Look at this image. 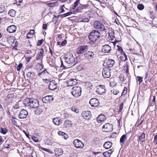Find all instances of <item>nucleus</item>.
I'll return each instance as SVG.
<instances>
[{"mask_svg": "<svg viewBox=\"0 0 157 157\" xmlns=\"http://www.w3.org/2000/svg\"><path fill=\"white\" fill-rule=\"evenodd\" d=\"M126 137H127L126 135H123L120 138V143L123 144L124 141L126 140Z\"/></svg>", "mask_w": 157, "mask_h": 157, "instance_id": "nucleus-32", "label": "nucleus"}, {"mask_svg": "<svg viewBox=\"0 0 157 157\" xmlns=\"http://www.w3.org/2000/svg\"><path fill=\"white\" fill-rule=\"evenodd\" d=\"M58 134L59 135L63 136L65 133L61 131H59L58 132Z\"/></svg>", "mask_w": 157, "mask_h": 157, "instance_id": "nucleus-63", "label": "nucleus"}, {"mask_svg": "<svg viewBox=\"0 0 157 157\" xmlns=\"http://www.w3.org/2000/svg\"><path fill=\"white\" fill-rule=\"evenodd\" d=\"M7 41L9 44L12 45V44L13 43L15 40L13 37L10 36L7 37Z\"/></svg>", "mask_w": 157, "mask_h": 157, "instance_id": "nucleus-27", "label": "nucleus"}, {"mask_svg": "<svg viewBox=\"0 0 157 157\" xmlns=\"http://www.w3.org/2000/svg\"><path fill=\"white\" fill-rule=\"evenodd\" d=\"M17 29V27L14 25H12L8 26L6 31L10 33H15Z\"/></svg>", "mask_w": 157, "mask_h": 157, "instance_id": "nucleus-15", "label": "nucleus"}, {"mask_svg": "<svg viewBox=\"0 0 157 157\" xmlns=\"http://www.w3.org/2000/svg\"><path fill=\"white\" fill-rule=\"evenodd\" d=\"M79 1L80 0H76L74 3V5L75 6L77 7L78 5Z\"/></svg>", "mask_w": 157, "mask_h": 157, "instance_id": "nucleus-57", "label": "nucleus"}, {"mask_svg": "<svg viewBox=\"0 0 157 157\" xmlns=\"http://www.w3.org/2000/svg\"><path fill=\"white\" fill-rule=\"evenodd\" d=\"M48 5L49 7H52L58 6V4L56 2H53L49 3L48 4Z\"/></svg>", "mask_w": 157, "mask_h": 157, "instance_id": "nucleus-33", "label": "nucleus"}, {"mask_svg": "<svg viewBox=\"0 0 157 157\" xmlns=\"http://www.w3.org/2000/svg\"><path fill=\"white\" fill-rule=\"evenodd\" d=\"M82 116L83 117L86 119H89L91 117V114L89 111H85L82 112Z\"/></svg>", "mask_w": 157, "mask_h": 157, "instance_id": "nucleus-16", "label": "nucleus"}, {"mask_svg": "<svg viewBox=\"0 0 157 157\" xmlns=\"http://www.w3.org/2000/svg\"><path fill=\"white\" fill-rule=\"evenodd\" d=\"M137 81L139 82V84L142 82V78L141 77L138 76L137 77Z\"/></svg>", "mask_w": 157, "mask_h": 157, "instance_id": "nucleus-50", "label": "nucleus"}, {"mask_svg": "<svg viewBox=\"0 0 157 157\" xmlns=\"http://www.w3.org/2000/svg\"><path fill=\"white\" fill-rule=\"evenodd\" d=\"M35 53L36 54V59L37 61H40L41 63H38L37 65L40 66V68L42 69L43 68V65L42 63V59L44 55V51L42 48L37 49L35 50Z\"/></svg>", "mask_w": 157, "mask_h": 157, "instance_id": "nucleus-2", "label": "nucleus"}, {"mask_svg": "<svg viewBox=\"0 0 157 157\" xmlns=\"http://www.w3.org/2000/svg\"><path fill=\"white\" fill-rule=\"evenodd\" d=\"M35 31L33 30H31L27 35V37L28 38H30L32 37Z\"/></svg>", "mask_w": 157, "mask_h": 157, "instance_id": "nucleus-31", "label": "nucleus"}, {"mask_svg": "<svg viewBox=\"0 0 157 157\" xmlns=\"http://www.w3.org/2000/svg\"><path fill=\"white\" fill-rule=\"evenodd\" d=\"M82 89L79 86H75L72 89L71 94L73 96L76 98L79 97L81 94Z\"/></svg>", "mask_w": 157, "mask_h": 157, "instance_id": "nucleus-3", "label": "nucleus"}, {"mask_svg": "<svg viewBox=\"0 0 157 157\" xmlns=\"http://www.w3.org/2000/svg\"><path fill=\"white\" fill-rule=\"evenodd\" d=\"M12 121L13 124L16 126L17 124V122L16 121V119L15 117H13V119L12 120Z\"/></svg>", "mask_w": 157, "mask_h": 157, "instance_id": "nucleus-46", "label": "nucleus"}, {"mask_svg": "<svg viewBox=\"0 0 157 157\" xmlns=\"http://www.w3.org/2000/svg\"><path fill=\"white\" fill-rule=\"evenodd\" d=\"M6 8L5 6L2 5L0 6V13H2L6 12Z\"/></svg>", "mask_w": 157, "mask_h": 157, "instance_id": "nucleus-34", "label": "nucleus"}, {"mask_svg": "<svg viewBox=\"0 0 157 157\" xmlns=\"http://www.w3.org/2000/svg\"><path fill=\"white\" fill-rule=\"evenodd\" d=\"M16 13V11L13 9H11L10 10L8 13V14L11 17H15V16Z\"/></svg>", "mask_w": 157, "mask_h": 157, "instance_id": "nucleus-29", "label": "nucleus"}, {"mask_svg": "<svg viewBox=\"0 0 157 157\" xmlns=\"http://www.w3.org/2000/svg\"><path fill=\"white\" fill-rule=\"evenodd\" d=\"M127 88L126 87H124L123 89V91L122 93V94L125 95L127 93Z\"/></svg>", "mask_w": 157, "mask_h": 157, "instance_id": "nucleus-49", "label": "nucleus"}, {"mask_svg": "<svg viewBox=\"0 0 157 157\" xmlns=\"http://www.w3.org/2000/svg\"><path fill=\"white\" fill-rule=\"evenodd\" d=\"M6 139L4 136H0V144H2V143L4 141L5 139Z\"/></svg>", "mask_w": 157, "mask_h": 157, "instance_id": "nucleus-45", "label": "nucleus"}, {"mask_svg": "<svg viewBox=\"0 0 157 157\" xmlns=\"http://www.w3.org/2000/svg\"><path fill=\"white\" fill-rule=\"evenodd\" d=\"M84 55L87 59H92L94 58V53L92 51H89L85 53Z\"/></svg>", "mask_w": 157, "mask_h": 157, "instance_id": "nucleus-18", "label": "nucleus"}, {"mask_svg": "<svg viewBox=\"0 0 157 157\" xmlns=\"http://www.w3.org/2000/svg\"><path fill=\"white\" fill-rule=\"evenodd\" d=\"M106 120L105 116L102 114H101L97 118V120L98 123L104 121Z\"/></svg>", "mask_w": 157, "mask_h": 157, "instance_id": "nucleus-22", "label": "nucleus"}, {"mask_svg": "<svg viewBox=\"0 0 157 157\" xmlns=\"http://www.w3.org/2000/svg\"><path fill=\"white\" fill-rule=\"evenodd\" d=\"M55 152L56 155L59 156L63 154L62 149L61 148H57L55 149Z\"/></svg>", "mask_w": 157, "mask_h": 157, "instance_id": "nucleus-25", "label": "nucleus"}, {"mask_svg": "<svg viewBox=\"0 0 157 157\" xmlns=\"http://www.w3.org/2000/svg\"><path fill=\"white\" fill-rule=\"evenodd\" d=\"M110 68L107 67L104 68L102 71V75L104 78H108L110 77Z\"/></svg>", "mask_w": 157, "mask_h": 157, "instance_id": "nucleus-7", "label": "nucleus"}, {"mask_svg": "<svg viewBox=\"0 0 157 157\" xmlns=\"http://www.w3.org/2000/svg\"><path fill=\"white\" fill-rule=\"evenodd\" d=\"M57 83L54 81L52 80L50 82L48 85V88L51 90H53L56 89L57 88Z\"/></svg>", "mask_w": 157, "mask_h": 157, "instance_id": "nucleus-13", "label": "nucleus"}, {"mask_svg": "<svg viewBox=\"0 0 157 157\" xmlns=\"http://www.w3.org/2000/svg\"><path fill=\"white\" fill-rule=\"evenodd\" d=\"M3 147L5 148H9L10 147V144H4L3 145Z\"/></svg>", "mask_w": 157, "mask_h": 157, "instance_id": "nucleus-61", "label": "nucleus"}, {"mask_svg": "<svg viewBox=\"0 0 157 157\" xmlns=\"http://www.w3.org/2000/svg\"><path fill=\"white\" fill-rule=\"evenodd\" d=\"M62 121L59 117H57L53 119V122L55 125H59L62 123Z\"/></svg>", "mask_w": 157, "mask_h": 157, "instance_id": "nucleus-21", "label": "nucleus"}, {"mask_svg": "<svg viewBox=\"0 0 157 157\" xmlns=\"http://www.w3.org/2000/svg\"><path fill=\"white\" fill-rule=\"evenodd\" d=\"M106 91L105 86L101 85H100L98 87L96 90L97 93L100 95L104 94L105 93Z\"/></svg>", "mask_w": 157, "mask_h": 157, "instance_id": "nucleus-9", "label": "nucleus"}, {"mask_svg": "<svg viewBox=\"0 0 157 157\" xmlns=\"http://www.w3.org/2000/svg\"><path fill=\"white\" fill-rule=\"evenodd\" d=\"M32 57H26V61L27 62H29L30 60L31 59Z\"/></svg>", "mask_w": 157, "mask_h": 157, "instance_id": "nucleus-62", "label": "nucleus"}, {"mask_svg": "<svg viewBox=\"0 0 157 157\" xmlns=\"http://www.w3.org/2000/svg\"><path fill=\"white\" fill-rule=\"evenodd\" d=\"M67 40H64L62 42H61V45L62 46H64L67 44Z\"/></svg>", "mask_w": 157, "mask_h": 157, "instance_id": "nucleus-59", "label": "nucleus"}, {"mask_svg": "<svg viewBox=\"0 0 157 157\" xmlns=\"http://www.w3.org/2000/svg\"><path fill=\"white\" fill-rule=\"evenodd\" d=\"M3 108L2 105H0V115H2L3 113Z\"/></svg>", "mask_w": 157, "mask_h": 157, "instance_id": "nucleus-54", "label": "nucleus"}, {"mask_svg": "<svg viewBox=\"0 0 157 157\" xmlns=\"http://www.w3.org/2000/svg\"><path fill=\"white\" fill-rule=\"evenodd\" d=\"M117 47H118V51H120L121 54H122L123 53H124V52L123 51V49L121 47L119 46L118 45H117Z\"/></svg>", "mask_w": 157, "mask_h": 157, "instance_id": "nucleus-48", "label": "nucleus"}, {"mask_svg": "<svg viewBox=\"0 0 157 157\" xmlns=\"http://www.w3.org/2000/svg\"><path fill=\"white\" fill-rule=\"evenodd\" d=\"M89 39L93 42H94L97 40V37H96V36H95V34H94L92 32H91L89 34Z\"/></svg>", "mask_w": 157, "mask_h": 157, "instance_id": "nucleus-23", "label": "nucleus"}, {"mask_svg": "<svg viewBox=\"0 0 157 157\" xmlns=\"http://www.w3.org/2000/svg\"><path fill=\"white\" fill-rule=\"evenodd\" d=\"M32 139L35 142H38L39 141L38 138L35 136H32Z\"/></svg>", "mask_w": 157, "mask_h": 157, "instance_id": "nucleus-43", "label": "nucleus"}, {"mask_svg": "<svg viewBox=\"0 0 157 157\" xmlns=\"http://www.w3.org/2000/svg\"><path fill=\"white\" fill-rule=\"evenodd\" d=\"M28 112L25 109H23L20 112L18 116L20 119H24L26 118L28 115Z\"/></svg>", "mask_w": 157, "mask_h": 157, "instance_id": "nucleus-12", "label": "nucleus"}, {"mask_svg": "<svg viewBox=\"0 0 157 157\" xmlns=\"http://www.w3.org/2000/svg\"><path fill=\"white\" fill-rule=\"evenodd\" d=\"M137 7L138 9L140 10H142L144 8V6L141 4L138 5Z\"/></svg>", "mask_w": 157, "mask_h": 157, "instance_id": "nucleus-42", "label": "nucleus"}, {"mask_svg": "<svg viewBox=\"0 0 157 157\" xmlns=\"http://www.w3.org/2000/svg\"><path fill=\"white\" fill-rule=\"evenodd\" d=\"M119 91L117 90H114L113 91V93L114 95H117Z\"/></svg>", "mask_w": 157, "mask_h": 157, "instance_id": "nucleus-60", "label": "nucleus"}, {"mask_svg": "<svg viewBox=\"0 0 157 157\" xmlns=\"http://www.w3.org/2000/svg\"><path fill=\"white\" fill-rule=\"evenodd\" d=\"M115 63L114 60L112 59H109L106 62L107 65H108V67L110 68L113 66V64Z\"/></svg>", "mask_w": 157, "mask_h": 157, "instance_id": "nucleus-24", "label": "nucleus"}, {"mask_svg": "<svg viewBox=\"0 0 157 157\" xmlns=\"http://www.w3.org/2000/svg\"><path fill=\"white\" fill-rule=\"evenodd\" d=\"M123 102H122L121 104L120 105L119 107V112H121L122 111L123 108Z\"/></svg>", "mask_w": 157, "mask_h": 157, "instance_id": "nucleus-44", "label": "nucleus"}, {"mask_svg": "<svg viewBox=\"0 0 157 157\" xmlns=\"http://www.w3.org/2000/svg\"><path fill=\"white\" fill-rule=\"evenodd\" d=\"M42 111L41 109L38 108L35 111V113L36 115H39L42 113Z\"/></svg>", "mask_w": 157, "mask_h": 157, "instance_id": "nucleus-38", "label": "nucleus"}, {"mask_svg": "<svg viewBox=\"0 0 157 157\" xmlns=\"http://www.w3.org/2000/svg\"><path fill=\"white\" fill-rule=\"evenodd\" d=\"M77 81L75 79L71 78L67 81V84L68 86H71L75 85L77 83Z\"/></svg>", "mask_w": 157, "mask_h": 157, "instance_id": "nucleus-19", "label": "nucleus"}, {"mask_svg": "<svg viewBox=\"0 0 157 157\" xmlns=\"http://www.w3.org/2000/svg\"><path fill=\"white\" fill-rule=\"evenodd\" d=\"M112 145V143L110 141L105 142L103 146L106 149H108L111 147Z\"/></svg>", "mask_w": 157, "mask_h": 157, "instance_id": "nucleus-26", "label": "nucleus"}, {"mask_svg": "<svg viewBox=\"0 0 157 157\" xmlns=\"http://www.w3.org/2000/svg\"><path fill=\"white\" fill-rule=\"evenodd\" d=\"M124 71L127 74H129V70L128 69V66H124Z\"/></svg>", "mask_w": 157, "mask_h": 157, "instance_id": "nucleus-52", "label": "nucleus"}, {"mask_svg": "<svg viewBox=\"0 0 157 157\" xmlns=\"http://www.w3.org/2000/svg\"><path fill=\"white\" fill-rule=\"evenodd\" d=\"M64 57L66 62L69 64H72L75 61V58L73 55L70 53L66 54Z\"/></svg>", "mask_w": 157, "mask_h": 157, "instance_id": "nucleus-4", "label": "nucleus"}, {"mask_svg": "<svg viewBox=\"0 0 157 157\" xmlns=\"http://www.w3.org/2000/svg\"><path fill=\"white\" fill-rule=\"evenodd\" d=\"M22 66V64L21 63L19 64L17 68V71H19L20 70L21 67Z\"/></svg>", "mask_w": 157, "mask_h": 157, "instance_id": "nucleus-55", "label": "nucleus"}, {"mask_svg": "<svg viewBox=\"0 0 157 157\" xmlns=\"http://www.w3.org/2000/svg\"><path fill=\"white\" fill-rule=\"evenodd\" d=\"M53 100V96L52 95L46 96L43 97L42 98V100L44 102H48L52 101Z\"/></svg>", "mask_w": 157, "mask_h": 157, "instance_id": "nucleus-20", "label": "nucleus"}, {"mask_svg": "<svg viewBox=\"0 0 157 157\" xmlns=\"http://www.w3.org/2000/svg\"><path fill=\"white\" fill-rule=\"evenodd\" d=\"M23 103L25 106L30 109L36 108L39 105V101L34 98H27L24 100Z\"/></svg>", "mask_w": 157, "mask_h": 157, "instance_id": "nucleus-1", "label": "nucleus"}, {"mask_svg": "<svg viewBox=\"0 0 157 157\" xmlns=\"http://www.w3.org/2000/svg\"><path fill=\"white\" fill-rule=\"evenodd\" d=\"M88 49V47L87 45H81L79 46L77 48V53L78 54H80L86 52Z\"/></svg>", "mask_w": 157, "mask_h": 157, "instance_id": "nucleus-8", "label": "nucleus"}, {"mask_svg": "<svg viewBox=\"0 0 157 157\" xmlns=\"http://www.w3.org/2000/svg\"><path fill=\"white\" fill-rule=\"evenodd\" d=\"M47 27V25L46 24H43V29H46Z\"/></svg>", "mask_w": 157, "mask_h": 157, "instance_id": "nucleus-64", "label": "nucleus"}, {"mask_svg": "<svg viewBox=\"0 0 157 157\" xmlns=\"http://www.w3.org/2000/svg\"><path fill=\"white\" fill-rule=\"evenodd\" d=\"M145 134L144 132H142L141 135L139 136L138 139L142 143L144 142L145 140Z\"/></svg>", "mask_w": 157, "mask_h": 157, "instance_id": "nucleus-28", "label": "nucleus"}, {"mask_svg": "<svg viewBox=\"0 0 157 157\" xmlns=\"http://www.w3.org/2000/svg\"><path fill=\"white\" fill-rule=\"evenodd\" d=\"M103 155L105 157H109L110 156L107 151L104 152L103 153Z\"/></svg>", "mask_w": 157, "mask_h": 157, "instance_id": "nucleus-56", "label": "nucleus"}, {"mask_svg": "<svg viewBox=\"0 0 157 157\" xmlns=\"http://www.w3.org/2000/svg\"><path fill=\"white\" fill-rule=\"evenodd\" d=\"M92 32L94 34H95V36H96L97 39L100 37V33L98 31L94 30Z\"/></svg>", "mask_w": 157, "mask_h": 157, "instance_id": "nucleus-39", "label": "nucleus"}, {"mask_svg": "<svg viewBox=\"0 0 157 157\" xmlns=\"http://www.w3.org/2000/svg\"><path fill=\"white\" fill-rule=\"evenodd\" d=\"M71 110L72 111L78 113L79 112V110L77 109V108L75 106H73L71 109Z\"/></svg>", "mask_w": 157, "mask_h": 157, "instance_id": "nucleus-40", "label": "nucleus"}, {"mask_svg": "<svg viewBox=\"0 0 157 157\" xmlns=\"http://www.w3.org/2000/svg\"><path fill=\"white\" fill-rule=\"evenodd\" d=\"M26 76L29 79H32L34 77V74L33 72H29L26 74Z\"/></svg>", "mask_w": 157, "mask_h": 157, "instance_id": "nucleus-30", "label": "nucleus"}, {"mask_svg": "<svg viewBox=\"0 0 157 157\" xmlns=\"http://www.w3.org/2000/svg\"><path fill=\"white\" fill-rule=\"evenodd\" d=\"M94 26L95 29H98L100 31L106 32L105 26L99 21H95L94 24Z\"/></svg>", "mask_w": 157, "mask_h": 157, "instance_id": "nucleus-5", "label": "nucleus"}, {"mask_svg": "<svg viewBox=\"0 0 157 157\" xmlns=\"http://www.w3.org/2000/svg\"><path fill=\"white\" fill-rule=\"evenodd\" d=\"M87 7V5H83L78 6L76 10L73 11V14H76L78 12H81L82 10L86 8Z\"/></svg>", "mask_w": 157, "mask_h": 157, "instance_id": "nucleus-17", "label": "nucleus"}, {"mask_svg": "<svg viewBox=\"0 0 157 157\" xmlns=\"http://www.w3.org/2000/svg\"><path fill=\"white\" fill-rule=\"evenodd\" d=\"M43 39H41V40H40L38 41V42L37 43V46H40L43 43Z\"/></svg>", "mask_w": 157, "mask_h": 157, "instance_id": "nucleus-53", "label": "nucleus"}, {"mask_svg": "<svg viewBox=\"0 0 157 157\" xmlns=\"http://www.w3.org/2000/svg\"><path fill=\"white\" fill-rule=\"evenodd\" d=\"M64 5H63L62 6H61L59 8V11H60L59 13H63L64 12Z\"/></svg>", "mask_w": 157, "mask_h": 157, "instance_id": "nucleus-41", "label": "nucleus"}, {"mask_svg": "<svg viewBox=\"0 0 157 157\" xmlns=\"http://www.w3.org/2000/svg\"><path fill=\"white\" fill-rule=\"evenodd\" d=\"M113 125L109 123H107L104 125L102 128V130L105 132H111L113 130Z\"/></svg>", "mask_w": 157, "mask_h": 157, "instance_id": "nucleus-6", "label": "nucleus"}, {"mask_svg": "<svg viewBox=\"0 0 157 157\" xmlns=\"http://www.w3.org/2000/svg\"><path fill=\"white\" fill-rule=\"evenodd\" d=\"M89 103L91 106L93 107L97 106L99 104L98 100L96 98L91 99Z\"/></svg>", "mask_w": 157, "mask_h": 157, "instance_id": "nucleus-11", "label": "nucleus"}, {"mask_svg": "<svg viewBox=\"0 0 157 157\" xmlns=\"http://www.w3.org/2000/svg\"><path fill=\"white\" fill-rule=\"evenodd\" d=\"M89 21V19L87 18H83L80 21L81 22H88Z\"/></svg>", "mask_w": 157, "mask_h": 157, "instance_id": "nucleus-51", "label": "nucleus"}, {"mask_svg": "<svg viewBox=\"0 0 157 157\" xmlns=\"http://www.w3.org/2000/svg\"><path fill=\"white\" fill-rule=\"evenodd\" d=\"M111 50V47L108 44H105L102 47L101 51L103 52L109 53Z\"/></svg>", "mask_w": 157, "mask_h": 157, "instance_id": "nucleus-14", "label": "nucleus"}, {"mask_svg": "<svg viewBox=\"0 0 157 157\" xmlns=\"http://www.w3.org/2000/svg\"><path fill=\"white\" fill-rule=\"evenodd\" d=\"M7 131L8 130L6 128H0V132L3 134H6Z\"/></svg>", "mask_w": 157, "mask_h": 157, "instance_id": "nucleus-37", "label": "nucleus"}, {"mask_svg": "<svg viewBox=\"0 0 157 157\" xmlns=\"http://www.w3.org/2000/svg\"><path fill=\"white\" fill-rule=\"evenodd\" d=\"M109 36L111 40H113L114 38V33L111 32L109 33Z\"/></svg>", "mask_w": 157, "mask_h": 157, "instance_id": "nucleus-47", "label": "nucleus"}, {"mask_svg": "<svg viewBox=\"0 0 157 157\" xmlns=\"http://www.w3.org/2000/svg\"><path fill=\"white\" fill-rule=\"evenodd\" d=\"M73 144L76 148H82L84 145L82 142L78 139H75L73 141Z\"/></svg>", "mask_w": 157, "mask_h": 157, "instance_id": "nucleus-10", "label": "nucleus"}, {"mask_svg": "<svg viewBox=\"0 0 157 157\" xmlns=\"http://www.w3.org/2000/svg\"><path fill=\"white\" fill-rule=\"evenodd\" d=\"M64 125L66 127H69L71 125V121L66 120L64 122Z\"/></svg>", "mask_w": 157, "mask_h": 157, "instance_id": "nucleus-36", "label": "nucleus"}, {"mask_svg": "<svg viewBox=\"0 0 157 157\" xmlns=\"http://www.w3.org/2000/svg\"><path fill=\"white\" fill-rule=\"evenodd\" d=\"M72 14H73V12H69L67 13H65L61 15V17H65L67 16H70Z\"/></svg>", "mask_w": 157, "mask_h": 157, "instance_id": "nucleus-35", "label": "nucleus"}, {"mask_svg": "<svg viewBox=\"0 0 157 157\" xmlns=\"http://www.w3.org/2000/svg\"><path fill=\"white\" fill-rule=\"evenodd\" d=\"M61 63L60 66V67L62 68L63 69H65L66 67L63 65V61L62 60H61Z\"/></svg>", "mask_w": 157, "mask_h": 157, "instance_id": "nucleus-58", "label": "nucleus"}]
</instances>
